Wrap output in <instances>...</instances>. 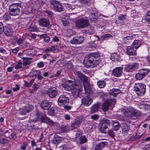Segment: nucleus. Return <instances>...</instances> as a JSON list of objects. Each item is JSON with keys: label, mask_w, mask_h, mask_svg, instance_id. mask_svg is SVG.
I'll return each mask as SVG.
<instances>
[{"label": "nucleus", "mask_w": 150, "mask_h": 150, "mask_svg": "<svg viewBox=\"0 0 150 150\" xmlns=\"http://www.w3.org/2000/svg\"><path fill=\"white\" fill-rule=\"evenodd\" d=\"M62 86L65 90H71L72 95L74 98L79 97L82 88V85L79 81H75L73 83L71 80H66L65 83L62 84Z\"/></svg>", "instance_id": "obj_1"}, {"label": "nucleus", "mask_w": 150, "mask_h": 150, "mask_svg": "<svg viewBox=\"0 0 150 150\" xmlns=\"http://www.w3.org/2000/svg\"><path fill=\"white\" fill-rule=\"evenodd\" d=\"M100 61V56L97 53H93L86 56L83 63L86 67H95L99 64Z\"/></svg>", "instance_id": "obj_2"}, {"label": "nucleus", "mask_w": 150, "mask_h": 150, "mask_svg": "<svg viewBox=\"0 0 150 150\" xmlns=\"http://www.w3.org/2000/svg\"><path fill=\"white\" fill-rule=\"evenodd\" d=\"M124 115L133 119H136L140 114L132 107L125 108L122 110Z\"/></svg>", "instance_id": "obj_3"}, {"label": "nucleus", "mask_w": 150, "mask_h": 150, "mask_svg": "<svg viewBox=\"0 0 150 150\" xmlns=\"http://www.w3.org/2000/svg\"><path fill=\"white\" fill-rule=\"evenodd\" d=\"M36 113L35 115L37 116V118L35 120L33 119L34 121H38L39 120V118L40 117V120L42 122L45 123L50 126L54 125V122L50 119L48 118L45 115H42V113L39 112L38 110H36Z\"/></svg>", "instance_id": "obj_4"}, {"label": "nucleus", "mask_w": 150, "mask_h": 150, "mask_svg": "<svg viewBox=\"0 0 150 150\" xmlns=\"http://www.w3.org/2000/svg\"><path fill=\"white\" fill-rule=\"evenodd\" d=\"M9 6V14L11 16H16L19 15L20 4H14L10 5Z\"/></svg>", "instance_id": "obj_5"}, {"label": "nucleus", "mask_w": 150, "mask_h": 150, "mask_svg": "<svg viewBox=\"0 0 150 150\" xmlns=\"http://www.w3.org/2000/svg\"><path fill=\"white\" fill-rule=\"evenodd\" d=\"M76 26L78 28L82 29L88 26L89 24L88 20L87 18H81L75 21Z\"/></svg>", "instance_id": "obj_6"}, {"label": "nucleus", "mask_w": 150, "mask_h": 150, "mask_svg": "<svg viewBox=\"0 0 150 150\" xmlns=\"http://www.w3.org/2000/svg\"><path fill=\"white\" fill-rule=\"evenodd\" d=\"M146 88V86L144 84L140 83H136L134 86V91L139 96H142L145 94Z\"/></svg>", "instance_id": "obj_7"}, {"label": "nucleus", "mask_w": 150, "mask_h": 150, "mask_svg": "<svg viewBox=\"0 0 150 150\" xmlns=\"http://www.w3.org/2000/svg\"><path fill=\"white\" fill-rule=\"evenodd\" d=\"M50 3L51 6H53L54 10L56 11L59 12L64 11L63 7L59 1L55 0H51L50 1Z\"/></svg>", "instance_id": "obj_8"}, {"label": "nucleus", "mask_w": 150, "mask_h": 150, "mask_svg": "<svg viewBox=\"0 0 150 150\" xmlns=\"http://www.w3.org/2000/svg\"><path fill=\"white\" fill-rule=\"evenodd\" d=\"M110 122L109 120H102L99 125V126L100 127V131L103 133H106V132L105 130V129L109 128L110 126Z\"/></svg>", "instance_id": "obj_9"}, {"label": "nucleus", "mask_w": 150, "mask_h": 150, "mask_svg": "<svg viewBox=\"0 0 150 150\" xmlns=\"http://www.w3.org/2000/svg\"><path fill=\"white\" fill-rule=\"evenodd\" d=\"M149 71V69H143L139 70L136 74V79L138 80L142 79L147 74Z\"/></svg>", "instance_id": "obj_10"}, {"label": "nucleus", "mask_w": 150, "mask_h": 150, "mask_svg": "<svg viewBox=\"0 0 150 150\" xmlns=\"http://www.w3.org/2000/svg\"><path fill=\"white\" fill-rule=\"evenodd\" d=\"M69 103L68 97L64 95H61L58 99V103L60 106H63Z\"/></svg>", "instance_id": "obj_11"}, {"label": "nucleus", "mask_w": 150, "mask_h": 150, "mask_svg": "<svg viewBox=\"0 0 150 150\" xmlns=\"http://www.w3.org/2000/svg\"><path fill=\"white\" fill-rule=\"evenodd\" d=\"M84 87L85 90V93L86 95H89L90 96L92 93L93 86L89 84L88 81L83 82Z\"/></svg>", "instance_id": "obj_12"}, {"label": "nucleus", "mask_w": 150, "mask_h": 150, "mask_svg": "<svg viewBox=\"0 0 150 150\" xmlns=\"http://www.w3.org/2000/svg\"><path fill=\"white\" fill-rule=\"evenodd\" d=\"M90 96L89 95H86V96H84L83 98L82 99V103L83 105L88 106L92 102L93 100Z\"/></svg>", "instance_id": "obj_13"}, {"label": "nucleus", "mask_w": 150, "mask_h": 150, "mask_svg": "<svg viewBox=\"0 0 150 150\" xmlns=\"http://www.w3.org/2000/svg\"><path fill=\"white\" fill-rule=\"evenodd\" d=\"M38 23L40 26L42 27H48L50 24L49 20L43 18H40L38 20Z\"/></svg>", "instance_id": "obj_14"}, {"label": "nucleus", "mask_w": 150, "mask_h": 150, "mask_svg": "<svg viewBox=\"0 0 150 150\" xmlns=\"http://www.w3.org/2000/svg\"><path fill=\"white\" fill-rule=\"evenodd\" d=\"M4 34L7 36H11L13 35V30L11 26L10 25H6L4 27Z\"/></svg>", "instance_id": "obj_15"}, {"label": "nucleus", "mask_w": 150, "mask_h": 150, "mask_svg": "<svg viewBox=\"0 0 150 150\" xmlns=\"http://www.w3.org/2000/svg\"><path fill=\"white\" fill-rule=\"evenodd\" d=\"M47 93L50 98H53L57 95V89L55 87L50 88L47 91Z\"/></svg>", "instance_id": "obj_16"}, {"label": "nucleus", "mask_w": 150, "mask_h": 150, "mask_svg": "<svg viewBox=\"0 0 150 150\" xmlns=\"http://www.w3.org/2000/svg\"><path fill=\"white\" fill-rule=\"evenodd\" d=\"M115 100L114 99L105 100L104 103L103 104V110L105 112L108 111L109 107L110 105L112 102H114L115 103Z\"/></svg>", "instance_id": "obj_17"}, {"label": "nucleus", "mask_w": 150, "mask_h": 150, "mask_svg": "<svg viewBox=\"0 0 150 150\" xmlns=\"http://www.w3.org/2000/svg\"><path fill=\"white\" fill-rule=\"evenodd\" d=\"M123 69L121 67H116L112 71V74L117 77L120 76L122 75Z\"/></svg>", "instance_id": "obj_18"}, {"label": "nucleus", "mask_w": 150, "mask_h": 150, "mask_svg": "<svg viewBox=\"0 0 150 150\" xmlns=\"http://www.w3.org/2000/svg\"><path fill=\"white\" fill-rule=\"evenodd\" d=\"M126 53L129 55H136V50L132 46H127L126 48Z\"/></svg>", "instance_id": "obj_19"}, {"label": "nucleus", "mask_w": 150, "mask_h": 150, "mask_svg": "<svg viewBox=\"0 0 150 150\" xmlns=\"http://www.w3.org/2000/svg\"><path fill=\"white\" fill-rule=\"evenodd\" d=\"M84 40V38L82 36L77 37L71 40L70 42L72 44H79L81 43Z\"/></svg>", "instance_id": "obj_20"}, {"label": "nucleus", "mask_w": 150, "mask_h": 150, "mask_svg": "<svg viewBox=\"0 0 150 150\" xmlns=\"http://www.w3.org/2000/svg\"><path fill=\"white\" fill-rule=\"evenodd\" d=\"M52 103L47 100H43L41 103V106L44 110H47L51 106Z\"/></svg>", "instance_id": "obj_21"}, {"label": "nucleus", "mask_w": 150, "mask_h": 150, "mask_svg": "<svg viewBox=\"0 0 150 150\" xmlns=\"http://www.w3.org/2000/svg\"><path fill=\"white\" fill-rule=\"evenodd\" d=\"M107 143L106 142H102L97 144L95 147V150H102L107 145Z\"/></svg>", "instance_id": "obj_22"}, {"label": "nucleus", "mask_w": 150, "mask_h": 150, "mask_svg": "<svg viewBox=\"0 0 150 150\" xmlns=\"http://www.w3.org/2000/svg\"><path fill=\"white\" fill-rule=\"evenodd\" d=\"M63 139V138L60 137L57 134H55L52 142L54 144L57 145L58 144L61 142Z\"/></svg>", "instance_id": "obj_23"}, {"label": "nucleus", "mask_w": 150, "mask_h": 150, "mask_svg": "<svg viewBox=\"0 0 150 150\" xmlns=\"http://www.w3.org/2000/svg\"><path fill=\"white\" fill-rule=\"evenodd\" d=\"M76 74L79 77L81 80L83 81L84 82L87 81V77L85 75L83 74L81 72L79 71L76 72Z\"/></svg>", "instance_id": "obj_24"}, {"label": "nucleus", "mask_w": 150, "mask_h": 150, "mask_svg": "<svg viewBox=\"0 0 150 150\" xmlns=\"http://www.w3.org/2000/svg\"><path fill=\"white\" fill-rule=\"evenodd\" d=\"M121 93V91L119 89L112 88L110 93V95L116 97L117 95Z\"/></svg>", "instance_id": "obj_25"}, {"label": "nucleus", "mask_w": 150, "mask_h": 150, "mask_svg": "<svg viewBox=\"0 0 150 150\" xmlns=\"http://www.w3.org/2000/svg\"><path fill=\"white\" fill-rule=\"evenodd\" d=\"M79 141L78 140V142L80 144L85 143L87 142V139L85 135H82L79 138Z\"/></svg>", "instance_id": "obj_26"}, {"label": "nucleus", "mask_w": 150, "mask_h": 150, "mask_svg": "<svg viewBox=\"0 0 150 150\" xmlns=\"http://www.w3.org/2000/svg\"><path fill=\"white\" fill-rule=\"evenodd\" d=\"M113 129L115 131L117 130L120 127V125L118 121H112L111 122Z\"/></svg>", "instance_id": "obj_27"}, {"label": "nucleus", "mask_w": 150, "mask_h": 150, "mask_svg": "<svg viewBox=\"0 0 150 150\" xmlns=\"http://www.w3.org/2000/svg\"><path fill=\"white\" fill-rule=\"evenodd\" d=\"M133 36L132 35L127 36L123 39V40L125 43L128 44L132 42Z\"/></svg>", "instance_id": "obj_28"}, {"label": "nucleus", "mask_w": 150, "mask_h": 150, "mask_svg": "<svg viewBox=\"0 0 150 150\" xmlns=\"http://www.w3.org/2000/svg\"><path fill=\"white\" fill-rule=\"evenodd\" d=\"M99 105L98 104H95L91 108V113H93L97 111L98 110Z\"/></svg>", "instance_id": "obj_29"}, {"label": "nucleus", "mask_w": 150, "mask_h": 150, "mask_svg": "<svg viewBox=\"0 0 150 150\" xmlns=\"http://www.w3.org/2000/svg\"><path fill=\"white\" fill-rule=\"evenodd\" d=\"M141 42L139 40H135L133 43V47L136 50L141 45Z\"/></svg>", "instance_id": "obj_30"}, {"label": "nucleus", "mask_w": 150, "mask_h": 150, "mask_svg": "<svg viewBox=\"0 0 150 150\" xmlns=\"http://www.w3.org/2000/svg\"><path fill=\"white\" fill-rule=\"evenodd\" d=\"M24 62H23V64L24 66H26L27 65L31 63V61L30 60H32V58H29L26 57H23L22 58Z\"/></svg>", "instance_id": "obj_31"}, {"label": "nucleus", "mask_w": 150, "mask_h": 150, "mask_svg": "<svg viewBox=\"0 0 150 150\" xmlns=\"http://www.w3.org/2000/svg\"><path fill=\"white\" fill-rule=\"evenodd\" d=\"M110 95V94H104L103 93H101L100 94V98H102L103 100H105L106 99H107L106 100H110L109 99Z\"/></svg>", "instance_id": "obj_32"}, {"label": "nucleus", "mask_w": 150, "mask_h": 150, "mask_svg": "<svg viewBox=\"0 0 150 150\" xmlns=\"http://www.w3.org/2000/svg\"><path fill=\"white\" fill-rule=\"evenodd\" d=\"M90 17L91 21L92 23H95L97 22L98 17L94 14L92 13Z\"/></svg>", "instance_id": "obj_33"}, {"label": "nucleus", "mask_w": 150, "mask_h": 150, "mask_svg": "<svg viewBox=\"0 0 150 150\" xmlns=\"http://www.w3.org/2000/svg\"><path fill=\"white\" fill-rule=\"evenodd\" d=\"M97 84L99 88H102L105 86L106 83L104 81H99L97 82Z\"/></svg>", "instance_id": "obj_34"}, {"label": "nucleus", "mask_w": 150, "mask_h": 150, "mask_svg": "<svg viewBox=\"0 0 150 150\" xmlns=\"http://www.w3.org/2000/svg\"><path fill=\"white\" fill-rule=\"evenodd\" d=\"M95 32L94 28L93 26L90 27L88 30L86 31V33L89 34H92Z\"/></svg>", "instance_id": "obj_35"}, {"label": "nucleus", "mask_w": 150, "mask_h": 150, "mask_svg": "<svg viewBox=\"0 0 150 150\" xmlns=\"http://www.w3.org/2000/svg\"><path fill=\"white\" fill-rule=\"evenodd\" d=\"M118 56L115 53L112 54L110 57V59L113 61H116L118 60Z\"/></svg>", "instance_id": "obj_36"}, {"label": "nucleus", "mask_w": 150, "mask_h": 150, "mask_svg": "<svg viewBox=\"0 0 150 150\" xmlns=\"http://www.w3.org/2000/svg\"><path fill=\"white\" fill-rule=\"evenodd\" d=\"M131 65H126L125 67L124 70L127 72H132L133 71Z\"/></svg>", "instance_id": "obj_37"}, {"label": "nucleus", "mask_w": 150, "mask_h": 150, "mask_svg": "<svg viewBox=\"0 0 150 150\" xmlns=\"http://www.w3.org/2000/svg\"><path fill=\"white\" fill-rule=\"evenodd\" d=\"M40 71H34L30 72V76L32 77H36L39 74Z\"/></svg>", "instance_id": "obj_38"}, {"label": "nucleus", "mask_w": 150, "mask_h": 150, "mask_svg": "<svg viewBox=\"0 0 150 150\" xmlns=\"http://www.w3.org/2000/svg\"><path fill=\"white\" fill-rule=\"evenodd\" d=\"M131 66L132 67V69L133 71L137 70L139 67V64L137 63H133L131 64Z\"/></svg>", "instance_id": "obj_39"}, {"label": "nucleus", "mask_w": 150, "mask_h": 150, "mask_svg": "<svg viewBox=\"0 0 150 150\" xmlns=\"http://www.w3.org/2000/svg\"><path fill=\"white\" fill-rule=\"evenodd\" d=\"M82 117H79L76 118L75 121L79 125L82 122Z\"/></svg>", "instance_id": "obj_40"}, {"label": "nucleus", "mask_w": 150, "mask_h": 150, "mask_svg": "<svg viewBox=\"0 0 150 150\" xmlns=\"http://www.w3.org/2000/svg\"><path fill=\"white\" fill-rule=\"evenodd\" d=\"M122 131L124 133H127L129 130V128L127 125H125L122 127Z\"/></svg>", "instance_id": "obj_41"}, {"label": "nucleus", "mask_w": 150, "mask_h": 150, "mask_svg": "<svg viewBox=\"0 0 150 150\" xmlns=\"http://www.w3.org/2000/svg\"><path fill=\"white\" fill-rule=\"evenodd\" d=\"M30 111V110H29L28 109H22L20 110V114L22 115H25L27 112H28Z\"/></svg>", "instance_id": "obj_42"}, {"label": "nucleus", "mask_w": 150, "mask_h": 150, "mask_svg": "<svg viewBox=\"0 0 150 150\" xmlns=\"http://www.w3.org/2000/svg\"><path fill=\"white\" fill-rule=\"evenodd\" d=\"M65 7L67 9L69 10H73L74 9L75 7L74 6H72L70 4H66Z\"/></svg>", "instance_id": "obj_43"}, {"label": "nucleus", "mask_w": 150, "mask_h": 150, "mask_svg": "<svg viewBox=\"0 0 150 150\" xmlns=\"http://www.w3.org/2000/svg\"><path fill=\"white\" fill-rule=\"evenodd\" d=\"M8 142V140L6 139L3 138H0V143L2 144H7Z\"/></svg>", "instance_id": "obj_44"}, {"label": "nucleus", "mask_w": 150, "mask_h": 150, "mask_svg": "<svg viewBox=\"0 0 150 150\" xmlns=\"http://www.w3.org/2000/svg\"><path fill=\"white\" fill-rule=\"evenodd\" d=\"M11 132H12V131L11 130L9 129L8 130H6L4 132V134L6 137H8Z\"/></svg>", "instance_id": "obj_45"}, {"label": "nucleus", "mask_w": 150, "mask_h": 150, "mask_svg": "<svg viewBox=\"0 0 150 150\" xmlns=\"http://www.w3.org/2000/svg\"><path fill=\"white\" fill-rule=\"evenodd\" d=\"M90 0H79L80 3L82 4L85 5L89 3Z\"/></svg>", "instance_id": "obj_46"}, {"label": "nucleus", "mask_w": 150, "mask_h": 150, "mask_svg": "<svg viewBox=\"0 0 150 150\" xmlns=\"http://www.w3.org/2000/svg\"><path fill=\"white\" fill-rule=\"evenodd\" d=\"M61 128L62 131L63 132H66L68 129L67 126L65 125H62Z\"/></svg>", "instance_id": "obj_47"}, {"label": "nucleus", "mask_w": 150, "mask_h": 150, "mask_svg": "<svg viewBox=\"0 0 150 150\" xmlns=\"http://www.w3.org/2000/svg\"><path fill=\"white\" fill-rule=\"evenodd\" d=\"M22 64L21 62L19 61L18 62V64L16 65L15 66V68L17 69H20L22 67Z\"/></svg>", "instance_id": "obj_48"}, {"label": "nucleus", "mask_w": 150, "mask_h": 150, "mask_svg": "<svg viewBox=\"0 0 150 150\" xmlns=\"http://www.w3.org/2000/svg\"><path fill=\"white\" fill-rule=\"evenodd\" d=\"M145 19L146 21L150 22V10L148 12Z\"/></svg>", "instance_id": "obj_49"}, {"label": "nucleus", "mask_w": 150, "mask_h": 150, "mask_svg": "<svg viewBox=\"0 0 150 150\" xmlns=\"http://www.w3.org/2000/svg\"><path fill=\"white\" fill-rule=\"evenodd\" d=\"M108 134L110 137H113L115 136L114 132L111 129L109 130L108 132Z\"/></svg>", "instance_id": "obj_50"}, {"label": "nucleus", "mask_w": 150, "mask_h": 150, "mask_svg": "<svg viewBox=\"0 0 150 150\" xmlns=\"http://www.w3.org/2000/svg\"><path fill=\"white\" fill-rule=\"evenodd\" d=\"M30 31H35L37 30L36 27L34 25L30 26L28 28Z\"/></svg>", "instance_id": "obj_51"}, {"label": "nucleus", "mask_w": 150, "mask_h": 150, "mask_svg": "<svg viewBox=\"0 0 150 150\" xmlns=\"http://www.w3.org/2000/svg\"><path fill=\"white\" fill-rule=\"evenodd\" d=\"M79 126L75 121L71 125V127L72 129L77 128Z\"/></svg>", "instance_id": "obj_52"}, {"label": "nucleus", "mask_w": 150, "mask_h": 150, "mask_svg": "<svg viewBox=\"0 0 150 150\" xmlns=\"http://www.w3.org/2000/svg\"><path fill=\"white\" fill-rule=\"evenodd\" d=\"M48 112L50 115H53L54 113V110L53 108H51L48 110Z\"/></svg>", "instance_id": "obj_53"}, {"label": "nucleus", "mask_w": 150, "mask_h": 150, "mask_svg": "<svg viewBox=\"0 0 150 150\" xmlns=\"http://www.w3.org/2000/svg\"><path fill=\"white\" fill-rule=\"evenodd\" d=\"M8 138H9L11 139H15L16 138V135L15 133H14L11 132V134H10V135L8 137Z\"/></svg>", "instance_id": "obj_54"}, {"label": "nucleus", "mask_w": 150, "mask_h": 150, "mask_svg": "<svg viewBox=\"0 0 150 150\" xmlns=\"http://www.w3.org/2000/svg\"><path fill=\"white\" fill-rule=\"evenodd\" d=\"M4 27L2 23L0 22V35L3 33V31H4Z\"/></svg>", "instance_id": "obj_55"}, {"label": "nucleus", "mask_w": 150, "mask_h": 150, "mask_svg": "<svg viewBox=\"0 0 150 150\" xmlns=\"http://www.w3.org/2000/svg\"><path fill=\"white\" fill-rule=\"evenodd\" d=\"M81 134V133L79 132H77L76 133V137L75 139L76 142H78V138L80 137Z\"/></svg>", "instance_id": "obj_56"}, {"label": "nucleus", "mask_w": 150, "mask_h": 150, "mask_svg": "<svg viewBox=\"0 0 150 150\" xmlns=\"http://www.w3.org/2000/svg\"><path fill=\"white\" fill-rule=\"evenodd\" d=\"M125 16L123 15H120L118 17V19L119 20L122 21L124 19H125Z\"/></svg>", "instance_id": "obj_57"}, {"label": "nucleus", "mask_w": 150, "mask_h": 150, "mask_svg": "<svg viewBox=\"0 0 150 150\" xmlns=\"http://www.w3.org/2000/svg\"><path fill=\"white\" fill-rule=\"evenodd\" d=\"M27 146V144L25 143H24L21 146L20 148L23 150L25 149L26 147Z\"/></svg>", "instance_id": "obj_58"}, {"label": "nucleus", "mask_w": 150, "mask_h": 150, "mask_svg": "<svg viewBox=\"0 0 150 150\" xmlns=\"http://www.w3.org/2000/svg\"><path fill=\"white\" fill-rule=\"evenodd\" d=\"M24 40L21 38H20L18 41L17 43L19 45L21 44H23Z\"/></svg>", "instance_id": "obj_59"}, {"label": "nucleus", "mask_w": 150, "mask_h": 150, "mask_svg": "<svg viewBox=\"0 0 150 150\" xmlns=\"http://www.w3.org/2000/svg\"><path fill=\"white\" fill-rule=\"evenodd\" d=\"M61 71L60 70H58L56 72V74L53 75V77H58L60 74Z\"/></svg>", "instance_id": "obj_60"}, {"label": "nucleus", "mask_w": 150, "mask_h": 150, "mask_svg": "<svg viewBox=\"0 0 150 150\" xmlns=\"http://www.w3.org/2000/svg\"><path fill=\"white\" fill-rule=\"evenodd\" d=\"M44 65L42 62H41L38 63L37 64V66L39 68H42L44 67Z\"/></svg>", "instance_id": "obj_61"}, {"label": "nucleus", "mask_w": 150, "mask_h": 150, "mask_svg": "<svg viewBox=\"0 0 150 150\" xmlns=\"http://www.w3.org/2000/svg\"><path fill=\"white\" fill-rule=\"evenodd\" d=\"M111 36V35L110 34H106L103 36L104 39H106L110 37Z\"/></svg>", "instance_id": "obj_62"}, {"label": "nucleus", "mask_w": 150, "mask_h": 150, "mask_svg": "<svg viewBox=\"0 0 150 150\" xmlns=\"http://www.w3.org/2000/svg\"><path fill=\"white\" fill-rule=\"evenodd\" d=\"M50 48L51 49V51L53 52L55 50H56L57 49V47L54 46H52L51 47H50Z\"/></svg>", "instance_id": "obj_63"}, {"label": "nucleus", "mask_w": 150, "mask_h": 150, "mask_svg": "<svg viewBox=\"0 0 150 150\" xmlns=\"http://www.w3.org/2000/svg\"><path fill=\"white\" fill-rule=\"evenodd\" d=\"M99 117V116L97 115H94L91 116V118L93 119L96 120Z\"/></svg>", "instance_id": "obj_64"}]
</instances>
